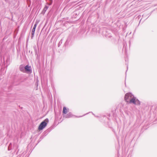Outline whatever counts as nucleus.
Returning a JSON list of instances; mask_svg holds the SVG:
<instances>
[{"mask_svg":"<svg viewBox=\"0 0 157 157\" xmlns=\"http://www.w3.org/2000/svg\"><path fill=\"white\" fill-rule=\"evenodd\" d=\"M127 70H128V65H127Z\"/></svg>","mask_w":157,"mask_h":157,"instance_id":"nucleus-18","label":"nucleus"},{"mask_svg":"<svg viewBox=\"0 0 157 157\" xmlns=\"http://www.w3.org/2000/svg\"><path fill=\"white\" fill-rule=\"evenodd\" d=\"M37 23H36V22L35 24L34 25V26H33V28L34 29H36V26H37Z\"/></svg>","mask_w":157,"mask_h":157,"instance_id":"nucleus-15","label":"nucleus"},{"mask_svg":"<svg viewBox=\"0 0 157 157\" xmlns=\"http://www.w3.org/2000/svg\"><path fill=\"white\" fill-rule=\"evenodd\" d=\"M73 116L72 113L70 112L66 115L65 117L66 118H69L72 117Z\"/></svg>","mask_w":157,"mask_h":157,"instance_id":"nucleus-5","label":"nucleus"},{"mask_svg":"<svg viewBox=\"0 0 157 157\" xmlns=\"http://www.w3.org/2000/svg\"><path fill=\"white\" fill-rule=\"evenodd\" d=\"M20 70L21 71H24V67L22 66H20Z\"/></svg>","mask_w":157,"mask_h":157,"instance_id":"nucleus-12","label":"nucleus"},{"mask_svg":"<svg viewBox=\"0 0 157 157\" xmlns=\"http://www.w3.org/2000/svg\"><path fill=\"white\" fill-rule=\"evenodd\" d=\"M88 113H86V114H84V115L83 116H79V117H82V116H85V115H86V114H88Z\"/></svg>","mask_w":157,"mask_h":157,"instance_id":"nucleus-16","label":"nucleus"},{"mask_svg":"<svg viewBox=\"0 0 157 157\" xmlns=\"http://www.w3.org/2000/svg\"><path fill=\"white\" fill-rule=\"evenodd\" d=\"M10 58L9 57H8L6 60V65L8 66L10 64Z\"/></svg>","mask_w":157,"mask_h":157,"instance_id":"nucleus-11","label":"nucleus"},{"mask_svg":"<svg viewBox=\"0 0 157 157\" xmlns=\"http://www.w3.org/2000/svg\"><path fill=\"white\" fill-rule=\"evenodd\" d=\"M48 8V6H45L43 9V10L42 11L43 13H45L46 10H47Z\"/></svg>","mask_w":157,"mask_h":157,"instance_id":"nucleus-9","label":"nucleus"},{"mask_svg":"<svg viewBox=\"0 0 157 157\" xmlns=\"http://www.w3.org/2000/svg\"><path fill=\"white\" fill-rule=\"evenodd\" d=\"M12 149V144L11 143H10L8 147V150H10Z\"/></svg>","mask_w":157,"mask_h":157,"instance_id":"nucleus-13","label":"nucleus"},{"mask_svg":"<svg viewBox=\"0 0 157 157\" xmlns=\"http://www.w3.org/2000/svg\"><path fill=\"white\" fill-rule=\"evenodd\" d=\"M35 29L33 28V29L32 30V32H31V34H32L31 38L32 39L33 38V37L34 36V33H35Z\"/></svg>","mask_w":157,"mask_h":157,"instance_id":"nucleus-8","label":"nucleus"},{"mask_svg":"<svg viewBox=\"0 0 157 157\" xmlns=\"http://www.w3.org/2000/svg\"><path fill=\"white\" fill-rule=\"evenodd\" d=\"M71 37L70 36H68V37L67 40H66V41L65 43V45L68 44L69 42H70V41L71 40Z\"/></svg>","mask_w":157,"mask_h":157,"instance_id":"nucleus-6","label":"nucleus"},{"mask_svg":"<svg viewBox=\"0 0 157 157\" xmlns=\"http://www.w3.org/2000/svg\"><path fill=\"white\" fill-rule=\"evenodd\" d=\"M63 40V39H62L60 40V41L59 42L58 44V47H59L61 45V44H62V41Z\"/></svg>","mask_w":157,"mask_h":157,"instance_id":"nucleus-14","label":"nucleus"},{"mask_svg":"<svg viewBox=\"0 0 157 157\" xmlns=\"http://www.w3.org/2000/svg\"><path fill=\"white\" fill-rule=\"evenodd\" d=\"M31 67L29 66V65H27L24 67L25 71L26 72H31L32 70L30 69Z\"/></svg>","mask_w":157,"mask_h":157,"instance_id":"nucleus-4","label":"nucleus"},{"mask_svg":"<svg viewBox=\"0 0 157 157\" xmlns=\"http://www.w3.org/2000/svg\"><path fill=\"white\" fill-rule=\"evenodd\" d=\"M67 112L66 107H64L63 110V113L66 114Z\"/></svg>","mask_w":157,"mask_h":157,"instance_id":"nucleus-10","label":"nucleus"},{"mask_svg":"<svg viewBox=\"0 0 157 157\" xmlns=\"http://www.w3.org/2000/svg\"><path fill=\"white\" fill-rule=\"evenodd\" d=\"M130 103H133L136 105H140V102L136 98L134 97V98H132L130 101Z\"/></svg>","mask_w":157,"mask_h":157,"instance_id":"nucleus-3","label":"nucleus"},{"mask_svg":"<svg viewBox=\"0 0 157 157\" xmlns=\"http://www.w3.org/2000/svg\"><path fill=\"white\" fill-rule=\"evenodd\" d=\"M92 113V114H93V115H94L95 117H98V116H96L95 115H94V114L93 113H92V112H89V113Z\"/></svg>","mask_w":157,"mask_h":157,"instance_id":"nucleus-17","label":"nucleus"},{"mask_svg":"<svg viewBox=\"0 0 157 157\" xmlns=\"http://www.w3.org/2000/svg\"><path fill=\"white\" fill-rule=\"evenodd\" d=\"M135 97L131 93H126L124 97V100L127 102L130 103V101L132 98H134Z\"/></svg>","mask_w":157,"mask_h":157,"instance_id":"nucleus-1","label":"nucleus"},{"mask_svg":"<svg viewBox=\"0 0 157 157\" xmlns=\"http://www.w3.org/2000/svg\"><path fill=\"white\" fill-rule=\"evenodd\" d=\"M49 120L48 118H46L42 122L38 127V129L40 131L43 130L47 125L46 122H48Z\"/></svg>","mask_w":157,"mask_h":157,"instance_id":"nucleus-2","label":"nucleus"},{"mask_svg":"<svg viewBox=\"0 0 157 157\" xmlns=\"http://www.w3.org/2000/svg\"><path fill=\"white\" fill-rule=\"evenodd\" d=\"M18 148V146L17 144H14L13 145V149L15 151H16V150Z\"/></svg>","mask_w":157,"mask_h":157,"instance_id":"nucleus-7","label":"nucleus"}]
</instances>
